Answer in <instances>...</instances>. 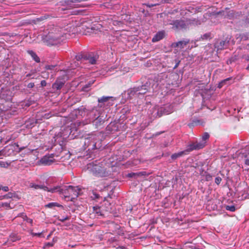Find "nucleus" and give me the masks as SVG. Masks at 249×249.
I'll use <instances>...</instances> for the list:
<instances>
[{
    "mask_svg": "<svg viewBox=\"0 0 249 249\" xmlns=\"http://www.w3.org/2000/svg\"><path fill=\"white\" fill-rule=\"evenodd\" d=\"M75 66H77V65H78V63L75 62Z\"/></svg>",
    "mask_w": 249,
    "mask_h": 249,
    "instance_id": "obj_54",
    "label": "nucleus"
},
{
    "mask_svg": "<svg viewBox=\"0 0 249 249\" xmlns=\"http://www.w3.org/2000/svg\"><path fill=\"white\" fill-rule=\"evenodd\" d=\"M64 83L61 81L56 80L55 83L53 84V88L56 90L60 89L64 86Z\"/></svg>",
    "mask_w": 249,
    "mask_h": 249,
    "instance_id": "obj_15",
    "label": "nucleus"
},
{
    "mask_svg": "<svg viewBox=\"0 0 249 249\" xmlns=\"http://www.w3.org/2000/svg\"><path fill=\"white\" fill-rule=\"evenodd\" d=\"M90 197L92 199H98L100 198V195L95 191L92 190L90 195Z\"/></svg>",
    "mask_w": 249,
    "mask_h": 249,
    "instance_id": "obj_23",
    "label": "nucleus"
},
{
    "mask_svg": "<svg viewBox=\"0 0 249 249\" xmlns=\"http://www.w3.org/2000/svg\"><path fill=\"white\" fill-rule=\"evenodd\" d=\"M109 20H110L109 24H112V25H113L114 26H117V25L119 26L120 25L122 24L121 22L118 21V20H113L112 19H111Z\"/></svg>",
    "mask_w": 249,
    "mask_h": 249,
    "instance_id": "obj_25",
    "label": "nucleus"
},
{
    "mask_svg": "<svg viewBox=\"0 0 249 249\" xmlns=\"http://www.w3.org/2000/svg\"><path fill=\"white\" fill-rule=\"evenodd\" d=\"M111 96H102L100 98H98V102L99 103L107 102L109 99L112 98Z\"/></svg>",
    "mask_w": 249,
    "mask_h": 249,
    "instance_id": "obj_21",
    "label": "nucleus"
},
{
    "mask_svg": "<svg viewBox=\"0 0 249 249\" xmlns=\"http://www.w3.org/2000/svg\"><path fill=\"white\" fill-rule=\"evenodd\" d=\"M206 145V142H196L190 144L189 145V148L187 149V152L188 153L190 151H192L194 150H199L200 149H202Z\"/></svg>",
    "mask_w": 249,
    "mask_h": 249,
    "instance_id": "obj_5",
    "label": "nucleus"
},
{
    "mask_svg": "<svg viewBox=\"0 0 249 249\" xmlns=\"http://www.w3.org/2000/svg\"><path fill=\"white\" fill-rule=\"evenodd\" d=\"M145 175H146L145 172H141L137 173V177L145 176Z\"/></svg>",
    "mask_w": 249,
    "mask_h": 249,
    "instance_id": "obj_35",
    "label": "nucleus"
},
{
    "mask_svg": "<svg viewBox=\"0 0 249 249\" xmlns=\"http://www.w3.org/2000/svg\"><path fill=\"white\" fill-rule=\"evenodd\" d=\"M25 218H24V220H26L27 222L32 224L33 220L31 218H28L26 215H25Z\"/></svg>",
    "mask_w": 249,
    "mask_h": 249,
    "instance_id": "obj_34",
    "label": "nucleus"
},
{
    "mask_svg": "<svg viewBox=\"0 0 249 249\" xmlns=\"http://www.w3.org/2000/svg\"><path fill=\"white\" fill-rule=\"evenodd\" d=\"M230 79H231V78H228L223 81H222L219 84V86H218V87L219 88H221V87H222L225 84V83L230 80Z\"/></svg>",
    "mask_w": 249,
    "mask_h": 249,
    "instance_id": "obj_29",
    "label": "nucleus"
},
{
    "mask_svg": "<svg viewBox=\"0 0 249 249\" xmlns=\"http://www.w3.org/2000/svg\"><path fill=\"white\" fill-rule=\"evenodd\" d=\"M189 41H179L177 42H174L172 44L171 46L173 48L179 47L181 49L183 48L188 43Z\"/></svg>",
    "mask_w": 249,
    "mask_h": 249,
    "instance_id": "obj_12",
    "label": "nucleus"
},
{
    "mask_svg": "<svg viewBox=\"0 0 249 249\" xmlns=\"http://www.w3.org/2000/svg\"><path fill=\"white\" fill-rule=\"evenodd\" d=\"M246 60L248 61H249V54L246 56Z\"/></svg>",
    "mask_w": 249,
    "mask_h": 249,
    "instance_id": "obj_46",
    "label": "nucleus"
},
{
    "mask_svg": "<svg viewBox=\"0 0 249 249\" xmlns=\"http://www.w3.org/2000/svg\"><path fill=\"white\" fill-rule=\"evenodd\" d=\"M170 24L173 25V28L174 29H182L187 27L186 24L184 21L182 20H176L173 21Z\"/></svg>",
    "mask_w": 249,
    "mask_h": 249,
    "instance_id": "obj_6",
    "label": "nucleus"
},
{
    "mask_svg": "<svg viewBox=\"0 0 249 249\" xmlns=\"http://www.w3.org/2000/svg\"><path fill=\"white\" fill-rule=\"evenodd\" d=\"M30 187L32 188H34L35 189H42L44 191L51 192L52 193L57 192V190H58L59 189V186H56L49 189V188L44 185H36L34 183H31Z\"/></svg>",
    "mask_w": 249,
    "mask_h": 249,
    "instance_id": "obj_4",
    "label": "nucleus"
},
{
    "mask_svg": "<svg viewBox=\"0 0 249 249\" xmlns=\"http://www.w3.org/2000/svg\"><path fill=\"white\" fill-rule=\"evenodd\" d=\"M81 189L78 186L73 187L69 186L67 189H61L59 187L58 190L57 192H59L60 194L64 195L65 197H71V198H75L80 195Z\"/></svg>",
    "mask_w": 249,
    "mask_h": 249,
    "instance_id": "obj_2",
    "label": "nucleus"
},
{
    "mask_svg": "<svg viewBox=\"0 0 249 249\" xmlns=\"http://www.w3.org/2000/svg\"><path fill=\"white\" fill-rule=\"evenodd\" d=\"M46 18L45 17V16H44V17L40 18V19H46Z\"/></svg>",
    "mask_w": 249,
    "mask_h": 249,
    "instance_id": "obj_50",
    "label": "nucleus"
},
{
    "mask_svg": "<svg viewBox=\"0 0 249 249\" xmlns=\"http://www.w3.org/2000/svg\"><path fill=\"white\" fill-rule=\"evenodd\" d=\"M92 213L95 214V216H99L103 215L101 210V208L98 206H93L92 208Z\"/></svg>",
    "mask_w": 249,
    "mask_h": 249,
    "instance_id": "obj_16",
    "label": "nucleus"
},
{
    "mask_svg": "<svg viewBox=\"0 0 249 249\" xmlns=\"http://www.w3.org/2000/svg\"><path fill=\"white\" fill-rule=\"evenodd\" d=\"M225 208L227 210L230 211L231 212H234L235 211V208L234 206H233V205H232V206L227 205L225 207Z\"/></svg>",
    "mask_w": 249,
    "mask_h": 249,
    "instance_id": "obj_28",
    "label": "nucleus"
},
{
    "mask_svg": "<svg viewBox=\"0 0 249 249\" xmlns=\"http://www.w3.org/2000/svg\"><path fill=\"white\" fill-rule=\"evenodd\" d=\"M60 205L56 202H51V203H49L45 205V207L46 208H52L54 207H60Z\"/></svg>",
    "mask_w": 249,
    "mask_h": 249,
    "instance_id": "obj_22",
    "label": "nucleus"
},
{
    "mask_svg": "<svg viewBox=\"0 0 249 249\" xmlns=\"http://www.w3.org/2000/svg\"><path fill=\"white\" fill-rule=\"evenodd\" d=\"M228 43L227 42H226L225 40H221L219 42H217L215 43V47L217 49V50H223L225 48V46Z\"/></svg>",
    "mask_w": 249,
    "mask_h": 249,
    "instance_id": "obj_13",
    "label": "nucleus"
},
{
    "mask_svg": "<svg viewBox=\"0 0 249 249\" xmlns=\"http://www.w3.org/2000/svg\"><path fill=\"white\" fill-rule=\"evenodd\" d=\"M88 169L95 176L100 177L106 176V173L104 168L100 165L94 164L93 163H90L88 165Z\"/></svg>",
    "mask_w": 249,
    "mask_h": 249,
    "instance_id": "obj_3",
    "label": "nucleus"
},
{
    "mask_svg": "<svg viewBox=\"0 0 249 249\" xmlns=\"http://www.w3.org/2000/svg\"><path fill=\"white\" fill-rule=\"evenodd\" d=\"M239 157L241 160L244 162V164L247 165H249V152H245L242 153L240 154Z\"/></svg>",
    "mask_w": 249,
    "mask_h": 249,
    "instance_id": "obj_10",
    "label": "nucleus"
},
{
    "mask_svg": "<svg viewBox=\"0 0 249 249\" xmlns=\"http://www.w3.org/2000/svg\"><path fill=\"white\" fill-rule=\"evenodd\" d=\"M198 123H199V120H196V121H194V123H195L196 124H197Z\"/></svg>",
    "mask_w": 249,
    "mask_h": 249,
    "instance_id": "obj_49",
    "label": "nucleus"
},
{
    "mask_svg": "<svg viewBox=\"0 0 249 249\" xmlns=\"http://www.w3.org/2000/svg\"><path fill=\"white\" fill-rule=\"evenodd\" d=\"M0 206L2 207H5L6 209H7V208L12 209V208L10 207V203H9L8 202H4V203L2 202V203H0Z\"/></svg>",
    "mask_w": 249,
    "mask_h": 249,
    "instance_id": "obj_27",
    "label": "nucleus"
},
{
    "mask_svg": "<svg viewBox=\"0 0 249 249\" xmlns=\"http://www.w3.org/2000/svg\"><path fill=\"white\" fill-rule=\"evenodd\" d=\"M247 70H249V65L247 67Z\"/></svg>",
    "mask_w": 249,
    "mask_h": 249,
    "instance_id": "obj_55",
    "label": "nucleus"
},
{
    "mask_svg": "<svg viewBox=\"0 0 249 249\" xmlns=\"http://www.w3.org/2000/svg\"><path fill=\"white\" fill-rule=\"evenodd\" d=\"M94 81L92 80L91 81H89V83L88 84H86L83 87V90L84 91H87V89L88 88H89L92 84H93Z\"/></svg>",
    "mask_w": 249,
    "mask_h": 249,
    "instance_id": "obj_26",
    "label": "nucleus"
},
{
    "mask_svg": "<svg viewBox=\"0 0 249 249\" xmlns=\"http://www.w3.org/2000/svg\"><path fill=\"white\" fill-rule=\"evenodd\" d=\"M2 190L5 192H7L9 191V188L7 186H4L2 188Z\"/></svg>",
    "mask_w": 249,
    "mask_h": 249,
    "instance_id": "obj_43",
    "label": "nucleus"
},
{
    "mask_svg": "<svg viewBox=\"0 0 249 249\" xmlns=\"http://www.w3.org/2000/svg\"><path fill=\"white\" fill-rule=\"evenodd\" d=\"M40 84L42 87H45L47 85V83L45 80H42L41 81Z\"/></svg>",
    "mask_w": 249,
    "mask_h": 249,
    "instance_id": "obj_40",
    "label": "nucleus"
},
{
    "mask_svg": "<svg viewBox=\"0 0 249 249\" xmlns=\"http://www.w3.org/2000/svg\"><path fill=\"white\" fill-rule=\"evenodd\" d=\"M145 87V86H142L141 89L139 87L134 88L130 90L128 94H133L136 93L137 95L145 94L147 91Z\"/></svg>",
    "mask_w": 249,
    "mask_h": 249,
    "instance_id": "obj_7",
    "label": "nucleus"
},
{
    "mask_svg": "<svg viewBox=\"0 0 249 249\" xmlns=\"http://www.w3.org/2000/svg\"><path fill=\"white\" fill-rule=\"evenodd\" d=\"M53 243H50V242H48V243H46V245H45V246L46 247H53Z\"/></svg>",
    "mask_w": 249,
    "mask_h": 249,
    "instance_id": "obj_41",
    "label": "nucleus"
},
{
    "mask_svg": "<svg viewBox=\"0 0 249 249\" xmlns=\"http://www.w3.org/2000/svg\"><path fill=\"white\" fill-rule=\"evenodd\" d=\"M158 4H145V5L149 8L152 7L153 6H155L157 5Z\"/></svg>",
    "mask_w": 249,
    "mask_h": 249,
    "instance_id": "obj_39",
    "label": "nucleus"
},
{
    "mask_svg": "<svg viewBox=\"0 0 249 249\" xmlns=\"http://www.w3.org/2000/svg\"><path fill=\"white\" fill-rule=\"evenodd\" d=\"M179 62H180V61H178V63L175 65V67H174V69H176V68H177L178 67V65H179Z\"/></svg>",
    "mask_w": 249,
    "mask_h": 249,
    "instance_id": "obj_45",
    "label": "nucleus"
},
{
    "mask_svg": "<svg viewBox=\"0 0 249 249\" xmlns=\"http://www.w3.org/2000/svg\"><path fill=\"white\" fill-rule=\"evenodd\" d=\"M70 217L68 216L66 217L62 216L61 218H59L58 220L61 222H64L66 220H69Z\"/></svg>",
    "mask_w": 249,
    "mask_h": 249,
    "instance_id": "obj_31",
    "label": "nucleus"
},
{
    "mask_svg": "<svg viewBox=\"0 0 249 249\" xmlns=\"http://www.w3.org/2000/svg\"><path fill=\"white\" fill-rule=\"evenodd\" d=\"M188 154V152H187V150H184L183 151L179 152L178 153H174V154H172L171 155V158L172 160H175L177 159H178L180 157H182L184 155Z\"/></svg>",
    "mask_w": 249,
    "mask_h": 249,
    "instance_id": "obj_14",
    "label": "nucleus"
},
{
    "mask_svg": "<svg viewBox=\"0 0 249 249\" xmlns=\"http://www.w3.org/2000/svg\"><path fill=\"white\" fill-rule=\"evenodd\" d=\"M222 181V178L219 177H217L215 178V183L217 185H219Z\"/></svg>",
    "mask_w": 249,
    "mask_h": 249,
    "instance_id": "obj_30",
    "label": "nucleus"
},
{
    "mask_svg": "<svg viewBox=\"0 0 249 249\" xmlns=\"http://www.w3.org/2000/svg\"><path fill=\"white\" fill-rule=\"evenodd\" d=\"M42 234V232H39V233H35V232H32V235L33 236H40Z\"/></svg>",
    "mask_w": 249,
    "mask_h": 249,
    "instance_id": "obj_38",
    "label": "nucleus"
},
{
    "mask_svg": "<svg viewBox=\"0 0 249 249\" xmlns=\"http://www.w3.org/2000/svg\"><path fill=\"white\" fill-rule=\"evenodd\" d=\"M94 137H95V136H93V137H89V138H87V139H86V140H85V144L88 143V146H92V149H97V147L96 146V143H97L94 142V141L89 142V141L90 140H91V141L94 140Z\"/></svg>",
    "mask_w": 249,
    "mask_h": 249,
    "instance_id": "obj_11",
    "label": "nucleus"
},
{
    "mask_svg": "<svg viewBox=\"0 0 249 249\" xmlns=\"http://www.w3.org/2000/svg\"><path fill=\"white\" fill-rule=\"evenodd\" d=\"M162 110H163V109H162V108H160L158 109V113L159 114V112H160V114L158 115L159 117H160V116H161V115L162 114Z\"/></svg>",
    "mask_w": 249,
    "mask_h": 249,
    "instance_id": "obj_42",
    "label": "nucleus"
},
{
    "mask_svg": "<svg viewBox=\"0 0 249 249\" xmlns=\"http://www.w3.org/2000/svg\"><path fill=\"white\" fill-rule=\"evenodd\" d=\"M20 239V237L16 233H12L9 236L8 240L12 242L18 241Z\"/></svg>",
    "mask_w": 249,
    "mask_h": 249,
    "instance_id": "obj_19",
    "label": "nucleus"
},
{
    "mask_svg": "<svg viewBox=\"0 0 249 249\" xmlns=\"http://www.w3.org/2000/svg\"><path fill=\"white\" fill-rule=\"evenodd\" d=\"M165 35V32L164 31H159L156 34L153 36L152 39L153 42H158L162 39H163Z\"/></svg>",
    "mask_w": 249,
    "mask_h": 249,
    "instance_id": "obj_9",
    "label": "nucleus"
},
{
    "mask_svg": "<svg viewBox=\"0 0 249 249\" xmlns=\"http://www.w3.org/2000/svg\"><path fill=\"white\" fill-rule=\"evenodd\" d=\"M84 59L89 60V63L91 64H94L96 63V58L92 56L91 54H86L84 57Z\"/></svg>",
    "mask_w": 249,
    "mask_h": 249,
    "instance_id": "obj_17",
    "label": "nucleus"
},
{
    "mask_svg": "<svg viewBox=\"0 0 249 249\" xmlns=\"http://www.w3.org/2000/svg\"><path fill=\"white\" fill-rule=\"evenodd\" d=\"M50 236H51V234H50L47 236V239H49V238L50 237Z\"/></svg>",
    "mask_w": 249,
    "mask_h": 249,
    "instance_id": "obj_52",
    "label": "nucleus"
},
{
    "mask_svg": "<svg viewBox=\"0 0 249 249\" xmlns=\"http://www.w3.org/2000/svg\"><path fill=\"white\" fill-rule=\"evenodd\" d=\"M31 75H32V74H31V73H28V74H27L26 75V76L27 77H30Z\"/></svg>",
    "mask_w": 249,
    "mask_h": 249,
    "instance_id": "obj_48",
    "label": "nucleus"
},
{
    "mask_svg": "<svg viewBox=\"0 0 249 249\" xmlns=\"http://www.w3.org/2000/svg\"><path fill=\"white\" fill-rule=\"evenodd\" d=\"M40 163L44 165H50L54 162L53 157L45 156L39 160Z\"/></svg>",
    "mask_w": 249,
    "mask_h": 249,
    "instance_id": "obj_8",
    "label": "nucleus"
},
{
    "mask_svg": "<svg viewBox=\"0 0 249 249\" xmlns=\"http://www.w3.org/2000/svg\"><path fill=\"white\" fill-rule=\"evenodd\" d=\"M65 29L59 26L51 28L44 38V42L46 45H55L60 42L66 35Z\"/></svg>",
    "mask_w": 249,
    "mask_h": 249,
    "instance_id": "obj_1",
    "label": "nucleus"
},
{
    "mask_svg": "<svg viewBox=\"0 0 249 249\" xmlns=\"http://www.w3.org/2000/svg\"><path fill=\"white\" fill-rule=\"evenodd\" d=\"M85 56V55H77L76 56L75 58H76L77 60H79L80 59H81L82 58H84Z\"/></svg>",
    "mask_w": 249,
    "mask_h": 249,
    "instance_id": "obj_36",
    "label": "nucleus"
},
{
    "mask_svg": "<svg viewBox=\"0 0 249 249\" xmlns=\"http://www.w3.org/2000/svg\"><path fill=\"white\" fill-rule=\"evenodd\" d=\"M24 149V147H22L19 148V151H21L22 150Z\"/></svg>",
    "mask_w": 249,
    "mask_h": 249,
    "instance_id": "obj_47",
    "label": "nucleus"
},
{
    "mask_svg": "<svg viewBox=\"0 0 249 249\" xmlns=\"http://www.w3.org/2000/svg\"><path fill=\"white\" fill-rule=\"evenodd\" d=\"M164 131L163 132H157L156 134H155V136H158V135H160L161 134H162V133H163Z\"/></svg>",
    "mask_w": 249,
    "mask_h": 249,
    "instance_id": "obj_44",
    "label": "nucleus"
},
{
    "mask_svg": "<svg viewBox=\"0 0 249 249\" xmlns=\"http://www.w3.org/2000/svg\"><path fill=\"white\" fill-rule=\"evenodd\" d=\"M35 86V84L34 83H32V82H31L30 83H29L28 85H27V88H30V89H31V88H33Z\"/></svg>",
    "mask_w": 249,
    "mask_h": 249,
    "instance_id": "obj_37",
    "label": "nucleus"
},
{
    "mask_svg": "<svg viewBox=\"0 0 249 249\" xmlns=\"http://www.w3.org/2000/svg\"><path fill=\"white\" fill-rule=\"evenodd\" d=\"M47 69H51V68H50V66H48V67H47Z\"/></svg>",
    "mask_w": 249,
    "mask_h": 249,
    "instance_id": "obj_53",
    "label": "nucleus"
},
{
    "mask_svg": "<svg viewBox=\"0 0 249 249\" xmlns=\"http://www.w3.org/2000/svg\"><path fill=\"white\" fill-rule=\"evenodd\" d=\"M128 177L130 178H136L137 177V173H129L127 175Z\"/></svg>",
    "mask_w": 249,
    "mask_h": 249,
    "instance_id": "obj_32",
    "label": "nucleus"
},
{
    "mask_svg": "<svg viewBox=\"0 0 249 249\" xmlns=\"http://www.w3.org/2000/svg\"><path fill=\"white\" fill-rule=\"evenodd\" d=\"M201 37L202 40H207L211 39L213 36L211 33H207L202 35Z\"/></svg>",
    "mask_w": 249,
    "mask_h": 249,
    "instance_id": "obj_20",
    "label": "nucleus"
},
{
    "mask_svg": "<svg viewBox=\"0 0 249 249\" xmlns=\"http://www.w3.org/2000/svg\"><path fill=\"white\" fill-rule=\"evenodd\" d=\"M28 54H29L32 57V58L37 63L40 62V58L37 56L35 52L32 50H29L27 51Z\"/></svg>",
    "mask_w": 249,
    "mask_h": 249,
    "instance_id": "obj_18",
    "label": "nucleus"
},
{
    "mask_svg": "<svg viewBox=\"0 0 249 249\" xmlns=\"http://www.w3.org/2000/svg\"><path fill=\"white\" fill-rule=\"evenodd\" d=\"M76 0L78 1V2H81V1H85V0Z\"/></svg>",
    "mask_w": 249,
    "mask_h": 249,
    "instance_id": "obj_51",
    "label": "nucleus"
},
{
    "mask_svg": "<svg viewBox=\"0 0 249 249\" xmlns=\"http://www.w3.org/2000/svg\"><path fill=\"white\" fill-rule=\"evenodd\" d=\"M209 137L210 135L209 133L207 132H205L202 136V141L201 142H206V141L209 139Z\"/></svg>",
    "mask_w": 249,
    "mask_h": 249,
    "instance_id": "obj_24",
    "label": "nucleus"
},
{
    "mask_svg": "<svg viewBox=\"0 0 249 249\" xmlns=\"http://www.w3.org/2000/svg\"><path fill=\"white\" fill-rule=\"evenodd\" d=\"M205 179L207 181H210L212 179V176L210 174H207L205 176Z\"/></svg>",
    "mask_w": 249,
    "mask_h": 249,
    "instance_id": "obj_33",
    "label": "nucleus"
}]
</instances>
